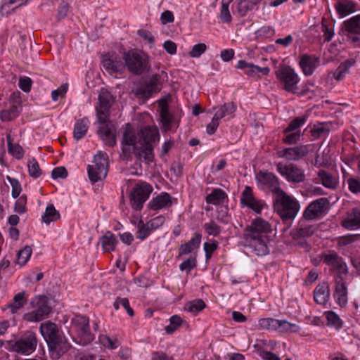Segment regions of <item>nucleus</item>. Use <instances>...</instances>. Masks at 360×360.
Segmentation results:
<instances>
[{"mask_svg": "<svg viewBox=\"0 0 360 360\" xmlns=\"http://www.w3.org/2000/svg\"><path fill=\"white\" fill-rule=\"evenodd\" d=\"M278 319L273 318H263L259 320V327L260 329L265 330H277Z\"/></svg>", "mask_w": 360, "mask_h": 360, "instance_id": "49", "label": "nucleus"}, {"mask_svg": "<svg viewBox=\"0 0 360 360\" xmlns=\"http://www.w3.org/2000/svg\"><path fill=\"white\" fill-rule=\"evenodd\" d=\"M308 153V149L306 146H298L292 148H284L279 153V157L286 159L289 161H297L306 156Z\"/></svg>", "mask_w": 360, "mask_h": 360, "instance_id": "23", "label": "nucleus"}, {"mask_svg": "<svg viewBox=\"0 0 360 360\" xmlns=\"http://www.w3.org/2000/svg\"><path fill=\"white\" fill-rule=\"evenodd\" d=\"M285 136L283 139V141L287 144L296 143L300 138V131H291L289 133H284Z\"/></svg>", "mask_w": 360, "mask_h": 360, "instance_id": "58", "label": "nucleus"}, {"mask_svg": "<svg viewBox=\"0 0 360 360\" xmlns=\"http://www.w3.org/2000/svg\"><path fill=\"white\" fill-rule=\"evenodd\" d=\"M204 228L209 235L213 236H218L221 232V227L213 221L205 224Z\"/></svg>", "mask_w": 360, "mask_h": 360, "instance_id": "59", "label": "nucleus"}, {"mask_svg": "<svg viewBox=\"0 0 360 360\" xmlns=\"http://www.w3.org/2000/svg\"><path fill=\"white\" fill-rule=\"evenodd\" d=\"M32 250L29 245H26L18 252L17 263L20 266L25 265L32 255Z\"/></svg>", "mask_w": 360, "mask_h": 360, "instance_id": "48", "label": "nucleus"}, {"mask_svg": "<svg viewBox=\"0 0 360 360\" xmlns=\"http://www.w3.org/2000/svg\"><path fill=\"white\" fill-rule=\"evenodd\" d=\"M324 263L331 267L334 277H347V266L343 259L337 252L330 251L322 255Z\"/></svg>", "mask_w": 360, "mask_h": 360, "instance_id": "14", "label": "nucleus"}, {"mask_svg": "<svg viewBox=\"0 0 360 360\" xmlns=\"http://www.w3.org/2000/svg\"><path fill=\"white\" fill-rule=\"evenodd\" d=\"M172 205L171 196L167 193H162L153 198L148 203V207L153 210H158Z\"/></svg>", "mask_w": 360, "mask_h": 360, "instance_id": "28", "label": "nucleus"}, {"mask_svg": "<svg viewBox=\"0 0 360 360\" xmlns=\"http://www.w3.org/2000/svg\"><path fill=\"white\" fill-rule=\"evenodd\" d=\"M346 277H335V288L334 297L340 306H345L347 303V289L345 279Z\"/></svg>", "mask_w": 360, "mask_h": 360, "instance_id": "25", "label": "nucleus"}, {"mask_svg": "<svg viewBox=\"0 0 360 360\" xmlns=\"http://www.w3.org/2000/svg\"><path fill=\"white\" fill-rule=\"evenodd\" d=\"M162 125L166 131L172 129V124L175 122L174 117L169 112L167 107L163 106L160 112Z\"/></svg>", "mask_w": 360, "mask_h": 360, "instance_id": "42", "label": "nucleus"}, {"mask_svg": "<svg viewBox=\"0 0 360 360\" xmlns=\"http://www.w3.org/2000/svg\"><path fill=\"white\" fill-rule=\"evenodd\" d=\"M330 297V289L328 283H322L318 285L314 292V298L319 304L327 303Z\"/></svg>", "mask_w": 360, "mask_h": 360, "instance_id": "30", "label": "nucleus"}, {"mask_svg": "<svg viewBox=\"0 0 360 360\" xmlns=\"http://www.w3.org/2000/svg\"><path fill=\"white\" fill-rule=\"evenodd\" d=\"M27 167L30 176L36 179L41 176L42 171L34 158H32L28 162Z\"/></svg>", "mask_w": 360, "mask_h": 360, "instance_id": "50", "label": "nucleus"}, {"mask_svg": "<svg viewBox=\"0 0 360 360\" xmlns=\"http://www.w3.org/2000/svg\"><path fill=\"white\" fill-rule=\"evenodd\" d=\"M48 297L45 295H37L30 300V305L34 309L23 315V319L29 322L41 321L44 316H48L51 308L49 305Z\"/></svg>", "mask_w": 360, "mask_h": 360, "instance_id": "5", "label": "nucleus"}, {"mask_svg": "<svg viewBox=\"0 0 360 360\" xmlns=\"http://www.w3.org/2000/svg\"><path fill=\"white\" fill-rule=\"evenodd\" d=\"M240 202L256 213H260L263 208V203L255 198L252 188L248 186H245L242 193Z\"/></svg>", "mask_w": 360, "mask_h": 360, "instance_id": "20", "label": "nucleus"}, {"mask_svg": "<svg viewBox=\"0 0 360 360\" xmlns=\"http://www.w3.org/2000/svg\"><path fill=\"white\" fill-rule=\"evenodd\" d=\"M37 339L32 331H26L18 340H10V350L16 353L28 355L32 353L37 347Z\"/></svg>", "mask_w": 360, "mask_h": 360, "instance_id": "6", "label": "nucleus"}, {"mask_svg": "<svg viewBox=\"0 0 360 360\" xmlns=\"http://www.w3.org/2000/svg\"><path fill=\"white\" fill-rule=\"evenodd\" d=\"M205 306L206 304L202 300L197 299L186 303L184 309L195 315L199 311H202Z\"/></svg>", "mask_w": 360, "mask_h": 360, "instance_id": "43", "label": "nucleus"}, {"mask_svg": "<svg viewBox=\"0 0 360 360\" xmlns=\"http://www.w3.org/2000/svg\"><path fill=\"white\" fill-rule=\"evenodd\" d=\"M122 58L128 70L136 75H140L150 69L148 56L138 49H131L124 52Z\"/></svg>", "mask_w": 360, "mask_h": 360, "instance_id": "4", "label": "nucleus"}, {"mask_svg": "<svg viewBox=\"0 0 360 360\" xmlns=\"http://www.w3.org/2000/svg\"><path fill=\"white\" fill-rule=\"evenodd\" d=\"M276 171L289 183L300 184L306 179L304 169L292 162H278L276 164Z\"/></svg>", "mask_w": 360, "mask_h": 360, "instance_id": "7", "label": "nucleus"}, {"mask_svg": "<svg viewBox=\"0 0 360 360\" xmlns=\"http://www.w3.org/2000/svg\"><path fill=\"white\" fill-rule=\"evenodd\" d=\"M257 178L261 184L266 186L276 195L280 193V191H283L280 187L278 177L271 172L261 171L257 174Z\"/></svg>", "mask_w": 360, "mask_h": 360, "instance_id": "22", "label": "nucleus"}, {"mask_svg": "<svg viewBox=\"0 0 360 360\" xmlns=\"http://www.w3.org/2000/svg\"><path fill=\"white\" fill-rule=\"evenodd\" d=\"M236 105L233 102L225 103L218 107H214L213 110H216L212 121L207 125L206 131L210 135L213 134L219 124V121L229 115H232L236 110Z\"/></svg>", "mask_w": 360, "mask_h": 360, "instance_id": "12", "label": "nucleus"}, {"mask_svg": "<svg viewBox=\"0 0 360 360\" xmlns=\"http://www.w3.org/2000/svg\"><path fill=\"white\" fill-rule=\"evenodd\" d=\"M319 63V57L316 56L304 54L301 56L300 65L304 74L307 76H309L313 74L314 70L318 67Z\"/></svg>", "mask_w": 360, "mask_h": 360, "instance_id": "26", "label": "nucleus"}, {"mask_svg": "<svg viewBox=\"0 0 360 360\" xmlns=\"http://www.w3.org/2000/svg\"><path fill=\"white\" fill-rule=\"evenodd\" d=\"M201 241V235L195 233V236L192 238L188 243L181 245L180 247V255H186L191 253L194 250L197 249Z\"/></svg>", "mask_w": 360, "mask_h": 360, "instance_id": "35", "label": "nucleus"}, {"mask_svg": "<svg viewBox=\"0 0 360 360\" xmlns=\"http://www.w3.org/2000/svg\"><path fill=\"white\" fill-rule=\"evenodd\" d=\"M207 50V46L204 43H199L193 46L189 52V56L192 58H199Z\"/></svg>", "mask_w": 360, "mask_h": 360, "instance_id": "56", "label": "nucleus"}, {"mask_svg": "<svg viewBox=\"0 0 360 360\" xmlns=\"http://www.w3.org/2000/svg\"><path fill=\"white\" fill-rule=\"evenodd\" d=\"M344 28L347 34H360V15L353 16L344 22Z\"/></svg>", "mask_w": 360, "mask_h": 360, "instance_id": "32", "label": "nucleus"}, {"mask_svg": "<svg viewBox=\"0 0 360 360\" xmlns=\"http://www.w3.org/2000/svg\"><path fill=\"white\" fill-rule=\"evenodd\" d=\"M274 210L283 222L291 221L297 214L300 206L299 202L292 195H288L284 191H280L274 200Z\"/></svg>", "mask_w": 360, "mask_h": 360, "instance_id": "3", "label": "nucleus"}, {"mask_svg": "<svg viewBox=\"0 0 360 360\" xmlns=\"http://www.w3.org/2000/svg\"><path fill=\"white\" fill-rule=\"evenodd\" d=\"M101 126L99 127L98 134L105 145L113 147L116 144L115 127L109 120L102 122H98Z\"/></svg>", "mask_w": 360, "mask_h": 360, "instance_id": "18", "label": "nucleus"}, {"mask_svg": "<svg viewBox=\"0 0 360 360\" xmlns=\"http://www.w3.org/2000/svg\"><path fill=\"white\" fill-rule=\"evenodd\" d=\"M237 67L244 70L245 73L249 76H255L256 75V70L253 68V67H255V65L252 63H248L245 60H239Z\"/></svg>", "mask_w": 360, "mask_h": 360, "instance_id": "57", "label": "nucleus"}, {"mask_svg": "<svg viewBox=\"0 0 360 360\" xmlns=\"http://www.w3.org/2000/svg\"><path fill=\"white\" fill-rule=\"evenodd\" d=\"M226 195L221 189H214L206 197V202L209 204L219 205L223 202Z\"/></svg>", "mask_w": 360, "mask_h": 360, "instance_id": "41", "label": "nucleus"}, {"mask_svg": "<svg viewBox=\"0 0 360 360\" xmlns=\"http://www.w3.org/2000/svg\"><path fill=\"white\" fill-rule=\"evenodd\" d=\"M330 131V124L329 123L319 122L314 124L310 129V133L314 139H319L323 136L328 135Z\"/></svg>", "mask_w": 360, "mask_h": 360, "instance_id": "37", "label": "nucleus"}, {"mask_svg": "<svg viewBox=\"0 0 360 360\" xmlns=\"http://www.w3.org/2000/svg\"><path fill=\"white\" fill-rule=\"evenodd\" d=\"M68 88V84H64L61 85L59 88H58L57 89L53 90L51 92V97H52L53 101H56L60 96L64 97L65 96V94L67 93Z\"/></svg>", "mask_w": 360, "mask_h": 360, "instance_id": "62", "label": "nucleus"}, {"mask_svg": "<svg viewBox=\"0 0 360 360\" xmlns=\"http://www.w3.org/2000/svg\"><path fill=\"white\" fill-rule=\"evenodd\" d=\"M122 59V58L114 53L106 54L103 58V67L110 74L121 73L125 69V62L123 63Z\"/></svg>", "mask_w": 360, "mask_h": 360, "instance_id": "17", "label": "nucleus"}, {"mask_svg": "<svg viewBox=\"0 0 360 360\" xmlns=\"http://www.w3.org/2000/svg\"><path fill=\"white\" fill-rule=\"evenodd\" d=\"M99 342L103 346L111 349H116L118 347V342L116 340H112L109 336L105 335L99 336Z\"/></svg>", "mask_w": 360, "mask_h": 360, "instance_id": "55", "label": "nucleus"}, {"mask_svg": "<svg viewBox=\"0 0 360 360\" xmlns=\"http://www.w3.org/2000/svg\"><path fill=\"white\" fill-rule=\"evenodd\" d=\"M328 201L326 198H319L311 202L304 212L303 217L305 219L311 220L321 215Z\"/></svg>", "mask_w": 360, "mask_h": 360, "instance_id": "19", "label": "nucleus"}, {"mask_svg": "<svg viewBox=\"0 0 360 360\" xmlns=\"http://www.w3.org/2000/svg\"><path fill=\"white\" fill-rule=\"evenodd\" d=\"M326 317L327 319V324L332 326L335 328H340L341 326V321L339 316L333 311H327L326 313Z\"/></svg>", "mask_w": 360, "mask_h": 360, "instance_id": "54", "label": "nucleus"}, {"mask_svg": "<svg viewBox=\"0 0 360 360\" xmlns=\"http://www.w3.org/2000/svg\"><path fill=\"white\" fill-rule=\"evenodd\" d=\"M28 0H4L2 4L0 13L1 15H8L11 11L25 4Z\"/></svg>", "mask_w": 360, "mask_h": 360, "instance_id": "34", "label": "nucleus"}, {"mask_svg": "<svg viewBox=\"0 0 360 360\" xmlns=\"http://www.w3.org/2000/svg\"><path fill=\"white\" fill-rule=\"evenodd\" d=\"M277 79L283 85V89L292 94L298 91L297 84L300 81L298 75L290 66L281 65L276 71Z\"/></svg>", "mask_w": 360, "mask_h": 360, "instance_id": "8", "label": "nucleus"}, {"mask_svg": "<svg viewBox=\"0 0 360 360\" xmlns=\"http://www.w3.org/2000/svg\"><path fill=\"white\" fill-rule=\"evenodd\" d=\"M338 13L342 16H346L355 11L354 4L348 0H342L335 4Z\"/></svg>", "mask_w": 360, "mask_h": 360, "instance_id": "39", "label": "nucleus"}, {"mask_svg": "<svg viewBox=\"0 0 360 360\" xmlns=\"http://www.w3.org/2000/svg\"><path fill=\"white\" fill-rule=\"evenodd\" d=\"M342 225L349 230L360 229V207L352 209L343 219Z\"/></svg>", "mask_w": 360, "mask_h": 360, "instance_id": "27", "label": "nucleus"}, {"mask_svg": "<svg viewBox=\"0 0 360 360\" xmlns=\"http://www.w3.org/2000/svg\"><path fill=\"white\" fill-rule=\"evenodd\" d=\"M152 226L153 224H149L148 222L144 224L141 220L138 224L137 238L141 240L146 239L154 231Z\"/></svg>", "mask_w": 360, "mask_h": 360, "instance_id": "44", "label": "nucleus"}, {"mask_svg": "<svg viewBox=\"0 0 360 360\" xmlns=\"http://www.w3.org/2000/svg\"><path fill=\"white\" fill-rule=\"evenodd\" d=\"M307 121L306 116H300L294 118L283 130V133H289L291 131H300L299 129L305 124Z\"/></svg>", "mask_w": 360, "mask_h": 360, "instance_id": "46", "label": "nucleus"}, {"mask_svg": "<svg viewBox=\"0 0 360 360\" xmlns=\"http://www.w3.org/2000/svg\"><path fill=\"white\" fill-rule=\"evenodd\" d=\"M169 322V325L165 327V331L168 334H172L181 326L182 319L179 316L174 315L170 318Z\"/></svg>", "mask_w": 360, "mask_h": 360, "instance_id": "51", "label": "nucleus"}, {"mask_svg": "<svg viewBox=\"0 0 360 360\" xmlns=\"http://www.w3.org/2000/svg\"><path fill=\"white\" fill-rule=\"evenodd\" d=\"M21 105L18 103L14 104L8 110H4L0 112V118L2 121L6 122L13 120L20 113Z\"/></svg>", "mask_w": 360, "mask_h": 360, "instance_id": "38", "label": "nucleus"}, {"mask_svg": "<svg viewBox=\"0 0 360 360\" xmlns=\"http://www.w3.org/2000/svg\"><path fill=\"white\" fill-rule=\"evenodd\" d=\"M25 296V291L15 294L12 302L8 303L4 309H9L11 314L17 313L18 310L22 309L27 302V299Z\"/></svg>", "mask_w": 360, "mask_h": 360, "instance_id": "31", "label": "nucleus"}, {"mask_svg": "<svg viewBox=\"0 0 360 360\" xmlns=\"http://www.w3.org/2000/svg\"><path fill=\"white\" fill-rule=\"evenodd\" d=\"M277 330L283 333H297L300 330V326L285 320H278Z\"/></svg>", "mask_w": 360, "mask_h": 360, "instance_id": "47", "label": "nucleus"}, {"mask_svg": "<svg viewBox=\"0 0 360 360\" xmlns=\"http://www.w3.org/2000/svg\"><path fill=\"white\" fill-rule=\"evenodd\" d=\"M262 0H241L238 4V12L242 16L252 10Z\"/></svg>", "mask_w": 360, "mask_h": 360, "instance_id": "40", "label": "nucleus"}, {"mask_svg": "<svg viewBox=\"0 0 360 360\" xmlns=\"http://www.w3.org/2000/svg\"><path fill=\"white\" fill-rule=\"evenodd\" d=\"M271 231V224L266 220L261 218L254 219L251 224L245 228L244 233H254L257 235L267 236Z\"/></svg>", "mask_w": 360, "mask_h": 360, "instance_id": "24", "label": "nucleus"}, {"mask_svg": "<svg viewBox=\"0 0 360 360\" xmlns=\"http://www.w3.org/2000/svg\"><path fill=\"white\" fill-rule=\"evenodd\" d=\"M108 174L107 155L98 152L94 155L91 164L88 166V175L93 183L103 180Z\"/></svg>", "mask_w": 360, "mask_h": 360, "instance_id": "10", "label": "nucleus"}, {"mask_svg": "<svg viewBox=\"0 0 360 360\" xmlns=\"http://www.w3.org/2000/svg\"><path fill=\"white\" fill-rule=\"evenodd\" d=\"M160 140V134L156 127H146L136 132L129 124L126 125L121 142L122 155L124 159L136 158L147 162L153 161V148Z\"/></svg>", "mask_w": 360, "mask_h": 360, "instance_id": "1", "label": "nucleus"}, {"mask_svg": "<svg viewBox=\"0 0 360 360\" xmlns=\"http://www.w3.org/2000/svg\"><path fill=\"white\" fill-rule=\"evenodd\" d=\"M60 218V214L55 209L53 205L47 206L45 213L42 217V220L44 223L49 224L52 221H56Z\"/></svg>", "mask_w": 360, "mask_h": 360, "instance_id": "45", "label": "nucleus"}, {"mask_svg": "<svg viewBox=\"0 0 360 360\" xmlns=\"http://www.w3.org/2000/svg\"><path fill=\"white\" fill-rule=\"evenodd\" d=\"M122 306L124 309H126L127 314H129V316H134V311L133 309L130 307V305H129V300L127 298H121L120 297H117L115 302H114V308L116 309V310H118L119 308H120V306Z\"/></svg>", "mask_w": 360, "mask_h": 360, "instance_id": "53", "label": "nucleus"}, {"mask_svg": "<svg viewBox=\"0 0 360 360\" xmlns=\"http://www.w3.org/2000/svg\"><path fill=\"white\" fill-rule=\"evenodd\" d=\"M232 0H222L220 18L224 22L231 21V15L229 10V6Z\"/></svg>", "mask_w": 360, "mask_h": 360, "instance_id": "52", "label": "nucleus"}, {"mask_svg": "<svg viewBox=\"0 0 360 360\" xmlns=\"http://www.w3.org/2000/svg\"><path fill=\"white\" fill-rule=\"evenodd\" d=\"M349 189L352 193H360V181L354 178H349L347 179Z\"/></svg>", "mask_w": 360, "mask_h": 360, "instance_id": "64", "label": "nucleus"}, {"mask_svg": "<svg viewBox=\"0 0 360 360\" xmlns=\"http://www.w3.org/2000/svg\"><path fill=\"white\" fill-rule=\"evenodd\" d=\"M152 191L153 188L149 184L144 181L137 183L130 193V202L132 207L140 210Z\"/></svg>", "mask_w": 360, "mask_h": 360, "instance_id": "11", "label": "nucleus"}, {"mask_svg": "<svg viewBox=\"0 0 360 360\" xmlns=\"http://www.w3.org/2000/svg\"><path fill=\"white\" fill-rule=\"evenodd\" d=\"M161 89L160 76L153 75L148 82L141 84L132 91L135 96L139 99L146 100L153 93L160 91Z\"/></svg>", "mask_w": 360, "mask_h": 360, "instance_id": "16", "label": "nucleus"}, {"mask_svg": "<svg viewBox=\"0 0 360 360\" xmlns=\"http://www.w3.org/2000/svg\"><path fill=\"white\" fill-rule=\"evenodd\" d=\"M100 242L104 251L110 252L114 250L117 241L112 233L107 231L101 238Z\"/></svg>", "mask_w": 360, "mask_h": 360, "instance_id": "36", "label": "nucleus"}, {"mask_svg": "<svg viewBox=\"0 0 360 360\" xmlns=\"http://www.w3.org/2000/svg\"><path fill=\"white\" fill-rule=\"evenodd\" d=\"M27 197L20 196L15 203V211L19 214H22L26 211Z\"/></svg>", "mask_w": 360, "mask_h": 360, "instance_id": "61", "label": "nucleus"}, {"mask_svg": "<svg viewBox=\"0 0 360 360\" xmlns=\"http://www.w3.org/2000/svg\"><path fill=\"white\" fill-rule=\"evenodd\" d=\"M243 239L244 245L256 255L263 256L269 253L268 236L257 235L254 233H243Z\"/></svg>", "mask_w": 360, "mask_h": 360, "instance_id": "9", "label": "nucleus"}, {"mask_svg": "<svg viewBox=\"0 0 360 360\" xmlns=\"http://www.w3.org/2000/svg\"><path fill=\"white\" fill-rule=\"evenodd\" d=\"M318 179L323 186L330 189H335L338 186V179L330 172L320 169L318 172Z\"/></svg>", "mask_w": 360, "mask_h": 360, "instance_id": "29", "label": "nucleus"}, {"mask_svg": "<svg viewBox=\"0 0 360 360\" xmlns=\"http://www.w3.org/2000/svg\"><path fill=\"white\" fill-rule=\"evenodd\" d=\"M321 30L323 32L325 41H330L334 35V32L327 25V21L324 18H322L321 21Z\"/></svg>", "mask_w": 360, "mask_h": 360, "instance_id": "60", "label": "nucleus"}, {"mask_svg": "<svg viewBox=\"0 0 360 360\" xmlns=\"http://www.w3.org/2000/svg\"><path fill=\"white\" fill-rule=\"evenodd\" d=\"M32 79L27 77H20L19 79V87L25 92H29L31 90Z\"/></svg>", "mask_w": 360, "mask_h": 360, "instance_id": "63", "label": "nucleus"}, {"mask_svg": "<svg viewBox=\"0 0 360 360\" xmlns=\"http://www.w3.org/2000/svg\"><path fill=\"white\" fill-rule=\"evenodd\" d=\"M307 220L305 219L300 220L297 227L290 231V236L294 240L309 237L314 233L316 228Z\"/></svg>", "mask_w": 360, "mask_h": 360, "instance_id": "21", "label": "nucleus"}, {"mask_svg": "<svg viewBox=\"0 0 360 360\" xmlns=\"http://www.w3.org/2000/svg\"><path fill=\"white\" fill-rule=\"evenodd\" d=\"M41 333L46 340L51 356L58 359L70 348L67 339L60 334L57 326L53 323H42L40 327Z\"/></svg>", "mask_w": 360, "mask_h": 360, "instance_id": "2", "label": "nucleus"}, {"mask_svg": "<svg viewBox=\"0 0 360 360\" xmlns=\"http://www.w3.org/2000/svg\"><path fill=\"white\" fill-rule=\"evenodd\" d=\"M74 329L79 338V343L86 345L94 340V335L90 331L89 319L88 317L76 315L72 320Z\"/></svg>", "mask_w": 360, "mask_h": 360, "instance_id": "13", "label": "nucleus"}, {"mask_svg": "<svg viewBox=\"0 0 360 360\" xmlns=\"http://www.w3.org/2000/svg\"><path fill=\"white\" fill-rule=\"evenodd\" d=\"M114 103V97L105 89H101L98 95V104L96 107V116L98 122L108 120L110 110Z\"/></svg>", "mask_w": 360, "mask_h": 360, "instance_id": "15", "label": "nucleus"}, {"mask_svg": "<svg viewBox=\"0 0 360 360\" xmlns=\"http://www.w3.org/2000/svg\"><path fill=\"white\" fill-rule=\"evenodd\" d=\"M89 121L86 117L77 121L73 130L75 139L78 141L85 136L89 129Z\"/></svg>", "mask_w": 360, "mask_h": 360, "instance_id": "33", "label": "nucleus"}]
</instances>
